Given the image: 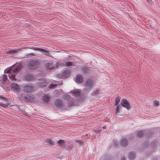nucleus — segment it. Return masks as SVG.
<instances>
[{
  "label": "nucleus",
  "mask_w": 160,
  "mask_h": 160,
  "mask_svg": "<svg viewBox=\"0 0 160 160\" xmlns=\"http://www.w3.org/2000/svg\"><path fill=\"white\" fill-rule=\"evenodd\" d=\"M20 99L25 102H29L31 101L32 97L30 95L27 96H25L23 94H22L19 97Z\"/></svg>",
  "instance_id": "nucleus-4"
},
{
  "label": "nucleus",
  "mask_w": 160,
  "mask_h": 160,
  "mask_svg": "<svg viewBox=\"0 0 160 160\" xmlns=\"http://www.w3.org/2000/svg\"><path fill=\"white\" fill-rule=\"evenodd\" d=\"M21 67L20 65L17 66L15 65L14 66H12L9 68L5 70V72L6 73H11V75L9 76L10 79L16 80L15 74L18 72L21 69Z\"/></svg>",
  "instance_id": "nucleus-1"
},
{
  "label": "nucleus",
  "mask_w": 160,
  "mask_h": 160,
  "mask_svg": "<svg viewBox=\"0 0 160 160\" xmlns=\"http://www.w3.org/2000/svg\"><path fill=\"white\" fill-rule=\"evenodd\" d=\"M40 63L37 60H32L29 61L28 64V67L32 69H35L38 67Z\"/></svg>",
  "instance_id": "nucleus-2"
},
{
  "label": "nucleus",
  "mask_w": 160,
  "mask_h": 160,
  "mask_svg": "<svg viewBox=\"0 0 160 160\" xmlns=\"http://www.w3.org/2000/svg\"><path fill=\"white\" fill-rule=\"evenodd\" d=\"M116 106V113L118 114L119 113L120 111L122 109V107L120 105H118Z\"/></svg>",
  "instance_id": "nucleus-19"
},
{
  "label": "nucleus",
  "mask_w": 160,
  "mask_h": 160,
  "mask_svg": "<svg viewBox=\"0 0 160 160\" xmlns=\"http://www.w3.org/2000/svg\"><path fill=\"white\" fill-rule=\"evenodd\" d=\"M153 104L155 106H159L160 102L158 101L155 100L153 101Z\"/></svg>",
  "instance_id": "nucleus-27"
},
{
  "label": "nucleus",
  "mask_w": 160,
  "mask_h": 160,
  "mask_svg": "<svg viewBox=\"0 0 160 160\" xmlns=\"http://www.w3.org/2000/svg\"><path fill=\"white\" fill-rule=\"evenodd\" d=\"M25 80L28 81H31L34 80V77L32 75H28L25 77Z\"/></svg>",
  "instance_id": "nucleus-14"
},
{
  "label": "nucleus",
  "mask_w": 160,
  "mask_h": 160,
  "mask_svg": "<svg viewBox=\"0 0 160 160\" xmlns=\"http://www.w3.org/2000/svg\"><path fill=\"white\" fill-rule=\"evenodd\" d=\"M129 157L130 159L132 160L135 158V155L134 153L131 152L129 153Z\"/></svg>",
  "instance_id": "nucleus-24"
},
{
  "label": "nucleus",
  "mask_w": 160,
  "mask_h": 160,
  "mask_svg": "<svg viewBox=\"0 0 160 160\" xmlns=\"http://www.w3.org/2000/svg\"><path fill=\"white\" fill-rule=\"evenodd\" d=\"M73 95L76 97L79 96L80 94V91L79 89L75 90L72 92Z\"/></svg>",
  "instance_id": "nucleus-18"
},
{
  "label": "nucleus",
  "mask_w": 160,
  "mask_h": 160,
  "mask_svg": "<svg viewBox=\"0 0 160 160\" xmlns=\"http://www.w3.org/2000/svg\"><path fill=\"white\" fill-rule=\"evenodd\" d=\"M121 160H125V158H121Z\"/></svg>",
  "instance_id": "nucleus-34"
},
{
  "label": "nucleus",
  "mask_w": 160,
  "mask_h": 160,
  "mask_svg": "<svg viewBox=\"0 0 160 160\" xmlns=\"http://www.w3.org/2000/svg\"><path fill=\"white\" fill-rule=\"evenodd\" d=\"M34 56V54H33V53H30L29 54L28 56Z\"/></svg>",
  "instance_id": "nucleus-33"
},
{
  "label": "nucleus",
  "mask_w": 160,
  "mask_h": 160,
  "mask_svg": "<svg viewBox=\"0 0 160 160\" xmlns=\"http://www.w3.org/2000/svg\"><path fill=\"white\" fill-rule=\"evenodd\" d=\"M64 142H65L63 140H60L58 141V143L59 144H61L64 143Z\"/></svg>",
  "instance_id": "nucleus-29"
},
{
  "label": "nucleus",
  "mask_w": 160,
  "mask_h": 160,
  "mask_svg": "<svg viewBox=\"0 0 160 160\" xmlns=\"http://www.w3.org/2000/svg\"><path fill=\"white\" fill-rule=\"evenodd\" d=\"M50 99V97L48 94H46L43 96L42 98L43 102L45 103H48Z\"/></svg>",
  "instance_id": "nucleus-11"
},
{
  "label": "nucleus",
  "mask_w": 160,
  "mask_h": 160,
  "mask_svg": "<svg viewBox=\"0 0 160 160\" xmlns=\"http://www.w3.org/2000/svg\"><path fill=\"white\" fill-rule=\"evenodd\" d=\"M147 1H148V0H147Z\"/></svg>",
  "instance_id": "nucleus-36"
},
{
  "label": "nucleus",
  "mask_w": 160,
  "mask_h": 160,
  "mask_svg": "<svg viewBox=\"0 0 160 160\" xmlns=\"http://www.w3.org/2000/svg\"><path fill=\"white\" fill-rule=\"evenodd\" d=\"M24 90L27 92H31L34 90V88L30 85L26 86L24 87Z\"/></svg>",
  "instance_id": "nucleus-9"
},
{
  "label": "nucleus",
  "mask_w": 160,
  "mask_h": 160,
  "mask_svg": "<svg viewBox=\"0 0 160 160\" xmlns=\"http://www.w3.org/2000/svg\"><path fill=\"white\" fill-rule=\"evenodd\" d=\"M120 96L117 97L115 100V105H118L120 102Z\"/></svg>",
  "instance_id": "nucleus-22"
},
{
  "label": "nucleus",
  "mask_w": 160,
  "mask_h": 160,
  "mask_svg": "<svg viewBox=\"0 0 160 160\" xmlns=\"http://www.w3.org/2000/svg\"><path fill=\"white\" fill-rule=\"evenodd\" d=\"M0 99H2L3 101H4L5 102V103H4L2 102L0 103V106H1L2 107L5 108L7 107L8 105H9V103L7 102V100L4 97L0 96Z\"/></svg>",
  "instance_id": "nucleus-8"
},
{
  "label": "nucleus",
  "mask_w": 160,
  "mask_h": 160,
  "mask_svg": "<svg viewBox=\"0 0 160 160\" xmlns=\"http://www.w3.org/2000/svg\"><path fill=\"white\" fill-rule=\"evenodd\" d=\"M38 85L40 87H44L47 85L46 80L42 78L39 80V82L38 83Z\"/></svg>",
  "instance_id": "nucleus-5"
},
{
  "label": "nucleus",
  "mask_w": 160,
  "mask_h": 160,
  "mask_svg": "<svg viewBox=\"0 0 160 160\" xmlns=\"http://www.w3.org/2000/svg\"><path fill=\"white\" fill-rule=\"evenodd\" d=\"M11 87L13 90L17 91H18L20 89L19 85L17 84L12 83L11 85Z\"/></svg>",
  "instance_id": "nucleus-12"
},
{
  "label": "nucleus",
  "mask_w": 160,
  "mask_h": 160,
  "mask_svg": "<svg viewBox=\"0 0 160 160\" xmlns=\"http://www.w3.org/2000/svg\"><path fill=\"white\" fill-rule=\"evenodd\" d=\"M121 104L122 107L125 108L128 110H130L131 108L129 103L126 99H122L121 100Z\"/></svg>",
  "instance_id": "nucleus-3"
},
{
  "label": "nucleus",
  "mask_w": 160,
  "mask_h": 160,
  "mask_svg": "<svg viewBox=\"0 0 160 160\" xmlns=\"http://www.w3.org/2000/svg\"><path fill=\"white\" fill-rule=\"evenodd\" d=\"M70 71L66 70H64L62 72V75L63 77L66 78L70 75Z\"/></svg>",
  "instance_id": "nucleus-15"
},
{
  "label": "nucleus",
  "mask_w": 160,
  "mask_h": 160,
  "mask_svg": "<svg viewBox=\"0 0 160 160\" xmlns=\"http://www.w3.org/2000/svg\"><path fill=\"white\" fill-rule=\"evenodd\" d=\"M47 142L50 145H52L54 144V142L51 139H48L47 140Z\"/></svg>",
  "instance_id": "nucleus-26"
},
{
  "label": "nucleus",
  "mask_w": 160,
  "mask_h": 160,
  "mask_svg": "<svg viewBox=\"0 0 160 160\" xmlns=\"http://www.w3.org/2000/svg\"><path fill=\"white\" fill-rule=\"evenodd\" d=\"M42 49H41V48H38L36 47V48H34V50H37V51H39L41 52V51H42L41 50H42Z\"/></svg>",
  "instance_id": "nucleus-31"
},
{
  "label": "nucleus",
  "mask_w": 160,
  "mask_h": 160,
  "mask_svg": "<svg viewBox=\"0 0 160 160\" xmlns=\"http://www.w3.org/2000/svg\"><path fill=\"white\" fill-rule=\"evenodd\" d=\"M83 81V79L82 76L80 75H77L76 79V82L79 83H81Z\"/></svg>",
  "instance_id": "nucleus-13"
},
{
  "label": "nucleus",
  "mask_w": 160,
  "mask_h": 160,
  "mask_svg": "<svg viewBox=\"0 0 160 160\" xmlns=\"http://www.w3.org/2000/svg\"><path fill=\"white\" fill-rule=\"evenodd\" d=\"M64 66H74L75 65L73 64V63L72 62H64Z\"/></svg>",
  "instance_id": "nucleus-20"
},
{
  "label": "nucleus",
  "mask_w": 160,
  "mask_h": 160,
  "mask_svg": "<svg viewBox=\"0 0 160 160\" xmlns=\"http://www.w3.org/2000/svg\"><path fill=\"white\" fill-rule=\"evenodd\" d=\"M121 145L123 147H125L128 144V142L127 140L125 139H123L121 141Z\"/></svg>",
  "instance_id": "nucleus-16"
},
{
  "label": "nucleus",
  "mask_w": 160,
  "mask_h": 160,
  "mask_svg": "<svg viewBox=\"0 0 160 160\" xmlns=\"http://www.w3.org/2000/svg\"><path fill=\"white\" fill-rule=\"evenodd\" d=\"M20 49L19 48H16L14 50L11 49L8 51L7 53L9 54L14 53L18 52V51H20Z\"/></svg>",
  "instance_id": "nucleus-17"
},
{
  "label": "nucleus",
  "mask_w": 160,
  "mask_h": 160,
  "mask_svg": "<svg viewBox=\"0 0 160 160\" xmlns=\"http://www.w3.org/2000/svg\"><path fill=\"white\" fill-rule=\"evenodd\" d=\"M8 79L7 75H3L2 77V80L3 81H6Z\"/></svg>",
  "instance_id": "nucleus-28"
},
{
  "label": "nucleus",
  "mask_w": 160,
  "mask_h": 160,
  "mask_svg": "<svg viewBox=\"0 0 160 160\" xmlns=\"http://www.w3.org/2000/svg\"><path fill=\"white\" fill-rule=\"evenodd\" d=\"M100 131V130H94V132H99Z\"/></svg>",
  "instance_id": "nucleus-32"
},
{
  "label": "nucleus",
  "mask_w": 160,
  "mask_h": 160,
  "mask_svg": "<svg viewBox=\"0 0 160 160\" xmlns=\"http://www.w3.org/2000/svg\"><path fill=\"white\" fill-rule=\"evenodd\" d=\"M92 85V81L91 79H88L85 85V88H84L86 90L89 89L91 88Z\"/></svg>",
  "instance_id": "nucleus-6"
},
{
  "label": "nucleus",
  "mask_w": 160,
  "mask_h": 160,
  "mask_svg": "<svg viewBox=\"0 0 160 160\" xmlns=\"http://www.w3.org/2000/svg\"><path fill=\"white\" fill-rule=\"evenodd\" d=\"M143 135V133L142 131H139L137 132V137H141Z\"/></svg>",
  "instance_id": "nucleus-25"
},
{
  "label": "nucleus",
  "mask_w": 160,
  "mask_h": 160,
  "mask_svg": "<svg viewBox=\"0 0 160 160\" xmlns=\"http://www.w3.org/2000/svg\"><path fill=\"white\" fill-rule=\"evenodd\" d=\"M57 85L53 84H51L49 86V88H54Z\"/></svg>",
  "instance_id": "nucleus-30"
},
{
  "label": "nucleus",
  "mask_w": 160,
  "mask_h": 160,
  "mask_svg": "<svg viewBox=\"0 0 160 160\" xmlns=\"http://www.w3.org/2000/svg\"><path fill=\"white\" fill-rule=\"evenodd\" d=\"M103 128H106L105 127H103Z\"/></svg>",
  "instance_id": "nucleus-35"
},
{
  "label": "nucleus",
  "mask_w": 160,
  "mask_h": 160,
  "mask_svg": "<svg viewBox=\"0 0 160 160\" xmlns=\"http://www.w3.org/2000/svg\"><path fill=\"white\" fill-rule=\"evenodd\" d=\"M54 63L52 61H50L46 64V67L48 69H53L55 67Z\"/></svg>",
  "instance_id": "nucleus-7"
},
{
  "label": "nucleus",
  "mask_w": 160,
  "mask_h": 160,
  "mask_svg": "<svg viewBox=\"0 0 160 160\" xmlns=\"http://www.w3.org/2000/svg\"><path fill=\"white\" fill-rule=\"evenodd\" d=\"M41 50V52H42L44 55L48 56L49 55L50 53L48 51L43 49H42Z\"/></svg>",
  "instance_id": "nucleus-23"
},
{
  "label": "nucleus",
  "mask_w": 160,
  "mask_h": 160,
  "mask_svg": "<svg viewBox=\"0 0 160 160\" xmlns=\"http://www.w3.org/2000/svg\"><path fill=\"white\" fill-rule=\"evenodd\" d=\"M55 105L58 108H62L63 105V103L60 100H57L55 103Z\"/></svg>",
  "instance_id": "nucleus-10"
},
{
  "label": "nucleus",
  "mask_w": 160,
  "mask_h": 160,
  "mask_svg": "<svg viewBox=\"0 0 160 160\" xmlns=\"http://www.w3.org/2000/svg\"><path fill=\"white\" fill-rule=\"evenodd\" d=\"M64 62L62 63V62L61 61H58V62L56 64V67H58L60 66H64Z\"/></svg>",
  "instance_id": "nucleus-21"
}]
</instances>
